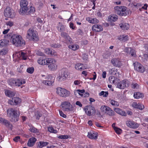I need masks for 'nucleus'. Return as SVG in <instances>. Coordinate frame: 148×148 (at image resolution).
Masks as SVG:
<instances>
[{
  "mask_svg": "<svg viewBox=\"0 0 148 148\" xmlns=\"http://www.w3.org/2000/svg\"><path fill=\"white\" fill-rule=\"evenodd\" d=\"M11 42L16 46H21L25 44V41L21 35L17 34H14L11 37Z\"/></svg>",
  "mask_w": 148,
  "mask_h": 148,
  "instance_id": "nucleus-1",
  "label": "nucleus"
},
{
  "mask_svg": "<svg viewBox=\"0 0 148 148\" xmlns=\"http://www.w3.org/2000/svg\"><path fill=\"white\" fill-rule=\"evenodd\" d=\"M116 13L122 16H125L131 14L132 12L125 6H116L114 8Z\"/></svg>",
  "mask_w": 148,
  "mask_h": 148,
  "instance_id": "nucleus-2",
  "label": "nucleus"
},
{
  "mask_svg": "<svg viewBox=\"0 0 148 148\" xmlns=\"http://www.w3.org/2000/svg\"><path fill=\"white\" fill-rule=\"evenodd\" d=\"M27 37L29 40L34 41H37L39 40L37 32L31 28L27 31Z\"/></svg>",
  "mask_w": 148,
  "mask_h": 148,
  "instance_id": "nucleus-3",
  "label": "nucleus"
},
{
  "mask_svg": "<svg viewBox=\"0 0 148 148\" xmlns=\"http://www.w3.org/2000/svg\"><path fill=\"white\" fill-rule=\"evenodd\" d=\"M8 115L12 117L11 121L16 122L18 121V117L20 114L15 109L10 108L7 110Z\"/></svg>",
  "mask_w": 148,
  "mask_h": 148,
  "instance_id": "nucleus-4",
  "label": "nucleus"
},
{
  "mask_svg": "<svg viewBox=\"0 0 148 148\" xmlns=\"http://www.w3.org/2000/svg\"><path fill=\"white\" fill-rule=\"evenodd\" d=\"M69 73L66 70H63L60 72L56 78L58 82H62L66 81L68 77Z\"/></svg>",
  "mask_w": 148,
  "mask_h": 148,
  "instance_id": "nucleus-5",
  "label": "nucleus"
},
{
  "mask_svg": "<svg viewBox=\"0 0 148 148\" xmlns=\"http://www.w3.org/2000/svg\"><path fill=\"white\" fill-rule=\"evenodd\" d=\"M47 65L49 64L48 68L51 71H55L57 69V64L56 60L51 58H47Z\"/></svg>",
  "mask_w": 148,
  "mask_h": 148,
  "instance_id": "nucleus-6",
  "label": "nucleus"
},
{
  "mask_svg": "<svg viewBox=\"0 0 148 148\" xmlns=\"http://www.w3.org/2000/svg\"><path fill=\"white\" fill-rule=\"evenodd\" d=\"M56 92L59 96L63 97H69L70 95V92L69 91L60 87L57 88Z\"/></svg>",
  "mask_w": 148,
  "mask_h": 148,
  "instance_id": "nucleus-7",
  "label": "nucleus"
},
{
  "mask_svg": "<svg viewBox=\"0 0 148 148\" xmlns=\"http://www.w3.org/2000/svg\"><path fill=\"white\" fill-rule=\"evenodd\" d=\"M28 2L26 0H21L20 2V8L19 13L23 15L28 10Z\"/></svg>",
  "mask_w": 148,
  "mask_h": 148,
  "instance_id": "nucleus-8",
  "label": "nucleus"
},
{
  "mask_svg": "<svg viewBox=\"0 0 148 148\" xmlns=\"http://www.w3.org/2000/svg\"><path fill=\"white\" fill-rule=\"evenodd\" d=\"M61 106L62 110L65 111H71L73 109V106L69 101H64L62 102Z\"/></svg>",
  "mask_w": 148,
  "mask_h": 148,
  "instance_id": "nucleus-9",
  "label": "nucleus"
},
{
  "mask_svg": "<svg viewBox=\"0 0 148 148\" xmlns=\"http://www.w3.org/2000/svg\"><path fill=\"white\" fill-rule=\"evenodd\" d=\"M4 14L5 17L11 18H14L16 15L14 10L9 6L4 10Z\"/></svg>",
  "mask_w": 148,
  "mask_h": 148,
  "instance_id": "nucleus-10",
  "label": "nucleus"
},
{
  "mask_svg": "<svg viewBox=\"0 0 148 148\" xmlns=\"http://www.w3.org/2000/svg\"><path fill=\"white\" fill-rule=\"evenodd\" d=\"M100 109L101 112L103 114H108L110 116H112L114 115V112L112 110L107 106H102Z\"/></svg>",
  "mask_w": 148,
  "mask_h": 148,
  "instance_id": "nucleus-11",
  "label": "nucleus"
},
{
  "mask_svg": "<svg viewBox=\"0 0 148 148\" xmlns=\"http://www.w3.org/2000/svg\"><path fill=\"white\" fill-rule=\"evenodd\" d=\"M130 81L125 79L121 81H118L117 84V87L121 89L128 87L130 85Z\"/></svg>",
  "mask_w": 148,
  "mask_h": 148,
  "instance_id": "nucleus-12",
  "label": "nucleus"
},
{
  "mask_svg": "<svg viewBox=\"0 0 148 148\" xmlns=\"http://www.w3.org/2000/svg\"><path fill=\"white\" fill-rule=\"evenodd\" d=\"M84 110L87 115L89 116L94 114L95 113V109L92 106H87L84 108Z\"/></svg>",
  "mask_w": 148,
  "mask_h": 148,
  "instance_id": "nucleus-13",
  "label": "nucleus"
},
{
  "mask_svg": "<svg viewBox=\"0 0 148 148\" xmlns=\"http://www.w3.org/2000/svg\"><path fill=\"white\" fill-rule=\"evenodd\" d=\"M134 69L136 71L143 73L145 71L144 67L140 63L136 62L134 63Z\"/></svg>",
  "mask_w": 148,
  "mask_h": 148,
  "instance_id": "nucleus-14",
  "label": "nucleus"
},
{
  "mask_svg": "<svg viewBox=\"0 0 148 148\" xmlns=\"http://www.w3.org/2000/svg\"><path fill=\"white\" fill-rule=\"evenodd\" d=\"M61 36L64 38V42L67 44H71L72 42V38L69 36L68 34L64 32H62Z\"/></svg>",
  "mask_w": 148,
  "mask_h": 148,
  "instance_id": "nucleus-15",
  "label": "nucleus"
},
{
  "mask_svg": "<svg viewBox=\"0 0 148 148\" xmlns=\"http://www.w3.org/2000/svg\"><path fill=\"white\" fill-rule=\"evenodd\" d=\"M74 93L76 95H78V94L79 95L83 97H88L89 96L88 93L86 92L85 93V90L83 89L77 90L74 92Z\"/></svg>",
  "mask_w": 148,
  "mask_h": 148,
  "instance_id": "nucleus-16",
  "label": "nucleus"
},
{
  "mask_svg": "<svg viewBox=\"0 0 148 148\" xmlns=\"http://www.w3.org/2000/svg\"><path fill=\"white\" fill-rule=\"evenodd\" d=\"M111 62L113 66L118 67H121L122 64L120 61V59L118 58H114L111 60Z\"/></svg>",
  "mask_w": 148,
  "mask_h": 148,
  "instance_id": "nucleus-17",
  "label": "nucleus"
},
{
  "mask_svg": "<svg viewBox=\"0 0 148 148\" xmlns=\"http://www.w3.org/2000/svg\"><path fill=\"white\" fill-rule=\"evenodd\" d=\"M126 124L128 127L133 129H136L139 126V124L134 122L133 121H127Z\"/></svg>",
  "mask_w": 148,
  "mask_h": 148,
  "instance_id": "nucleus-18",
  "label": "nucleus"
},
{
  "mask_svg": "<svg viewBox=\"0 0 148 148\" xmlns=\"http://www.w3.org/2000/svg\"><path fill=\"white\" fill-rule=\"evenodd\" d=\"M118 16L116 14H112L108 16V21L111 23V25H114L113 23L116 21L118 19Z\"/></svg>",
  "mask_w": 148,
  "mask_h": 148,
  "instance_id": "nucleus-19",
  "label": "nucleus"
},
{
  "mask_svg": "<svg viewBox=\"0 0 148 148\" xmlns=\"http://www.w3.org/2000/svg\"><path fill=\"white\" fill-rule=\"evenodd\" d=\"M21 102V100L18 97H14L12 100H9L8 103L11 105H17L19 104Z\"/></svg>",
  "mask_w": 148,
  "mask_h": 148,
  "instance_id": "nucleus-20",
  "label": "nucleus"
},
{
  "mask_svg": "<svg viewBox=\"0 0 148 148\" xmlns=\"http://www.w3.org/2000/svg\"><path fill=\"white\" fill-rule=\"evenodd\" d=\"M92 29L93 31L97 32H101L103 30V27L101 25L98 24L93 25L92 27Z\"/></svg>",
  "mask_w": 148,
  "mask_h": 148,
  "instance_id": "nucleus-21",
  "label": "nucleus"
},
{
  "mask_svg": "<svg viewBox=\"0 0 148 148\" xmlns=\"http://www.w3.org/2000/svg\"><path fill=\"white\" fill-rule=\"evenodd\" d=\"M75 68L76 70L82 71V70L86 69L88 68L85 64L80 63H77L75 65Z\"/></svg>",
  "mask_w": 148,
  "mask_h": 148,
  "instance_id": "nucleus-22",
  "label": "nucleus"
},
{
  "mask_svg": "<svg viewBox=\"0 0 148 148\" xmlns=\"http://www.w3.org/2000/svg\"><path fill=\"white\" fill-rule=\"evenodd\" d=\"M87 136L90 138L96 139L98 136V133L93 131L90 132H88Z\"/></svg>",
  "mask_w": 148,
  "mask_h": 148,
  "instance_id": "nucleus-23",
  "label": "nucleus"
},
{
  "mask_svg": "<svg viewBox=\"0 0 148 148\" xmlns=\"http://www.w3.org/2000/svg\"><path fill=\"white\" fill-rule=\"evenodd\" d=\"M16 55L18 57H20V59L24 60H26L27 57V53L23 52L21 51L17 53Z\"/></svg>",
  "mask_w": 148,
  "mask_h": 148,
  "instance_id": "nucleus-24",
  "label": "nucleus"
},
{
  "mask_svg": "<svg viewBox=\"0 0 148 148\" xmlns=\"http://www.w3.org/2000/svg\"><path fill=\"white\" fill-rule=\"evenodd\" d=\"M132 106L134 108L139 109L140 110H142L145 108L144 105H143L140 103H137L135 102H133L132 103Z\"/></svg>",
  "mask_w": 148,
  "mask_h": 148,
  "instance_id": "nucleus-25",
  "label": "nucleus"
},
{
  "mask_svg": "<svg viewBox=\"0 0 148 148\" xmlns=\"http://www.w3.org/2000/svg\"><path fill=\"white\" fill-rule=\"evenodd\" d=\"M86 20L89 23L92 24H97L99 22V21L96 18H93L90 17H87Z\"/></svg>",
  "mask_w": 148,
  "mask_h": 148,
  "instance_id": "nucleus-26",
  "label": "nucleus"
},
{
  "mask_svg": "<svg viewBox=\"0 0 148 148\" xmlns=\"http://www.w3.org/2000/svg\"><path fill=\"white\" fill-rule=\"evenodd\" d=\"M47 58H43L42 57H40L38 59L37 62L38 64L40 65H47Z\"/></svg>",
  "mask_w": 148,
  "mask_h": 148,
  "instance_id": "nucleus-27",
  "label": "nucleus"
},
{
  "mask_svg": "<svg viewBox=\"0 0 148 148\" xmlns=\"http://www.w3.org/2000/svg\"><path fill=\"white\" fill-rule=\"evenodd\" d=\"M114 110L118 114L124 116H126L127 114L125 112L119 108H116L114 109Z\"/></svg>",
  "mask_w": 148,
  "mask_h": 148,
  "instance_id": "nucleus-28",
  "label": "nucleus"
},
{
  "mask_svg": "<svg viewBox=\"0 0 148 148\" xmlns=\"http://www.w3.org/2000/svg\"><path fill=\"white\" fill-rule=\"evenodd\" d=\"M118 39L121 41L125 42L129 39L128 36L126 35H120L117 37Z\"/></svg>",
  "mask_w": 148,
  "mask_h": 148,
  "instance_id": "nucleus-29",
  "label": "nucleus"
},
{
  "mask_svg": "<svg viewBox=\"0 0 148 148\" xmlns=\"http://www.w3.org/2000/svg\"><path fill=\"white\" fill-rule=\"evenodd\" d=\"M109 80L110 83L113 84H115L117 82H118V81H120L119 79L113 76H110L109 77Z\"/></svg>",
  "mask_w": 148,
  "mask_h": 148,
  "instance_id": "nucleus-30",
  "label": "nucleus"
},
{
  "mask_svg": "<svg viewBox=\"0 0 148 148\" xmlns=\"http://www.w3.org/2000/svg\"><path fill=\"white\" fill-rule=\"evenodd\" d=\"M56 28L58 31L63 32L65 30V27L60 23H59Z\"/></svg>",
  "mask_w": 148,
  "mask_h": 148,
  "instance_id": "nucleus-31",
  "label": "nucleus"
},
{
  "mask_svg": "<svg viewBox=\"0 0 148 148\" xmlns=\"http://www.w3.org/2000/svg\"><path fill=\"white\" fill-rule=\"evenodd\" d=\"M36 141V139L34 137H32L30 138L27 143L29 147L33 146L35 142Z\"/></svg>",
  "mask_w": 148,
  "mask_h": 148,
  "instance_id": "nucleus-32",
  "label": "nucleus"
},
{
  "mask_svg": "<svg viewBox=\"0 0 148 148\" xmlns=\"http://www.w3.org/2000/svg\"><path fill=\"white\" fill-rule=\"evenodd\" d=\"M25 80L24 79L21 80L18 79H15V86H19L22 84H25Z\"/></svg>",
  "mask_w": 148,
  "mask_h": 148,
  "instance_id": "nucleus-33",
  "label": "nucleus"
},
{
  "mask_svg": "<svg viewBox=\"0 0 148 148\" xmlns=\"http://www.w3.org/2000/svg\"><path fill=\"white\" fill-rule=\"evenodd\" d=\"M120 27L123 30H127L129 29V25L127 23H123L119 24Z\"/></svg>",
  "mask_w": 148,
  "mask_h": 148,
  "instance_id": "nucleus-34",
  "label": "nucleus"
},
{
  "mask_svg": "<svg viewBox=\"0 0 148 148\" xmlns=\"http://www.w3.org/2000/svg\"><path fill=\"white\" fill-rule=\"evenodd\" d=\"M9 41L5 39L0 40V47L6 46L9 43Z\"/></svg>",
  "mask_w": 148,
  "mask_h": 148,
  "instance_id": "nucleus-35",
  "label": "nucleus"
},
{
  "mask_svg": "<svg viewBox=\"0 0 148 148\" xmlns=\"http://www.w3.org/2000/svg\"><path fill=\"white\" fill-rule=\"evenodd\" d=\"M49 143L47 142L40 141L38 143V148H42L45 146H46Z\"/></svg>",
  "mask_w": 148,
  "mask_h": 148,
  "instance_id": "nucleus-36",
  "label": "nucleus"
},
{
  "mask_svg": "<svg viewBox=\"0 0 148 148\" xmlns=\"http://www.w3.org/2000/svg\"><path fill=\"white\" fill-rule=\"evenodd\" d=\"M5 93L6 96L10 97L14 96L15 94L14 92L9 90H6L5 91Z\"/></svg>",
  "mask_w": 148,
  "mask_h": 148,
  "instance_id": "nucleus-37",
  "label": "nucleus"
},
{
  "mask_svg": "<svg viewBox=\"0 0 148 148\" xmlns=\"http://www.w3.org/2000/svg\"><path fill=\"white\" fill-rule=\"evenodd\" d=\"M0 123L5 125L7 127L9 126L10 125V123L8 121L1 117H0Z\"/></svg>",
  "mask_w": 148,
  "mask_h": 148,
  "instance_id": "nucleus-38",
  "label": "nucleus"
},
{
  "mask_svg": "<svg viewBox=\"0 0 148 148\" xmlns=\"http://www.w3.org/2000/svg\"><path fill=\"white\" fill-rule=\"evenodd\" d=\"M68 47L73 50L76 51L79 49V46L77 44H74L69 45Z\"/></svg>",
  "mask_w": 148,
  "mask_h": 148,
  "instance_id": "nucleus-39",
  "label": "nucleus"
},
{
  "mask_svg": "<svg viewBox=\"0 0 148 148\" xmlns=\"http://www.w3.org/2000/svg\"><path fill=\"white\" fill-rule=\"evenodd\" d=\"M46 79L53 83H54L55 79V77L52 75H49L46 77Z\"/></svg>",
  "mask_w": 148,
  "mask_h": 148,
  "instance_id": "nucleus-40",
  "label": "nucleus"
},
{
  "mask_svg": "<svg viewBox=\"0 0 148 148\" xmlns=\"http://www.w3.org/2000/svg\"><path fill=\"white\" fill-rule=\"evenodd\" d=\"M134 98L138 99L140 98L143 97V94L140 92H136L134 93Z\"/></svg>",
  "mask_w": 148,
  "mask_h": 148,
  "instance_id": "nucleus-41",
  "label": "nucleus"
},
{
  "mask_svg": "<svg viewBox=\"0 0 148 148\" xmlns=\"http://www.w3.org/2000/svg\"><path fill=\"white\" fill-rule=\"evenodd\" d=\"M110 103L112 105L114 106H119L118 102L114 100H110Z\"/></svg>",
  "mask_w": 148,
  "mask_h": 148,
  "instance_id": "nucleus-42",
  "label": "nucleus"
},
{
  "mask_svg": "<svg viewBox=\"0 0 148 148\" xmlns=\"http://www.w3.org/2000/svg\"><path fill=\"white\" fill-rule=\"evenodd\" d=\"M48 131L50 132L56 134L57 133V131L54 129L53 127H49L48 128Z\"/></svg>",
  "mask_w": 148,
  "mask_h": 148,
  "instance_id": "nucleus-43",
  "label": "nucleus"
},
{
  "mask_svg": "<svg viewBox=\"0 0 148 148\" xmlns=\"http://www.w3.org/2000/svg\"><path fill=\"white\" fill-rule=\"evenodd\" d=\"M58 138L61 139H66L69 138H70V136L67 135H61L59 136Z\"/></svg>",
  "mask_w": 148,
  "mask_h": 148,
  "instance_id": "nucleus-44",
  "label": "nucleus"
},
{
  "mask_svg": "<svg viewBox=\"0 0 148 148\" xmlns=\"http://www.w3.org/2000/svg\"><path fill=\"white\" fill-rule=\"evenodd\" d=\"M42 83L45 85L48 86H51L52 85V84L53 83L52 82H51V81L47 79L43 80L42 82Z\"/></svg>",
  "mask_w": 148,
  "mask_h": 148,
  "instance_id": "nucleus-45",
  "label": "nucleus"
},
{
  "mask_svg": "<svg viewBox=\"0 0 148 148\" xmlns=\"http://www.w3.org/2000/svg\"><path fill=\"white\" fill-rule=\"evenodd\" d=\"M117 70L115 68L110 69L109 70V72L111 74L113 75H115L116 74Z\"/></svg>",
  "mask_w": 148,
  "mask_h": 148,
  "instance_id": "nucleus-46",
  "label": "nucleus"
},
{
  "mask_svg": "<svg viewBox=\"0 0 148 148\" xmlns=\"http://www.w3.org/2000/svg\"><path fill=\"white\" fill-rule=\"evenodd\" d=\"M30 131L33 133L38 132V130L36 128L33 126H31L29 129Z\"/></svg>",
  "mask_w": 148,
  "mask_h": 148,
  "instance_id": "nucleus-47",
  "label": "nucleus"
},
{
  "mask_svg": "<svg viewBox=\"0 0 148 148\" xmlns=\"http://www.w3.org/2000/svg\"><path fill=\"white\" fill-rule=\"evenodd\" d=\"M15 79H11L8 82L9 84L12 86H15Z\"/></svg>",
  "mask_w": 148,
  "mask_h": 148,
  "instance_id": "nucleus-48",
  "label": "nucleus"
},
{
  "mask_svg": "<svg viewBox=\"0 0 148 148\" xmlns=\"http://www.w3.org/2000/svg\"><path fill=\"white\" fill-rule=\"evenodd\" d=\"M34 71V69L33 67H30L28 68L27 69V71L29 73L32 74Z\"/></svg>",
  "mask_w": 148,
  "mask_h": 148,
  "instance_id": "nucleus-49",
  "label": "nucleus"
},
{
  "mask_svg": "<svg viewBox=\"0 0 148 148\" xmlns=\"http://www.w3.org/2000/svg\"><path fill=\"white\" fill-rule=\"evenodd\" d=\"M8 50L7 49H2L0 51V55H4L7 53Z\"/></svg>",
  "mask_w": 148,
  "mask_h": 148,
  "instance_id": "nucleus-50",
  "label": "nucleus"
},
{
  "mask_svg": "<svg viewBox=\"0 0 148 148\" xmlns=\"http://www.w3.org/2000/svg\"><path fill=\"white\" fill-rule=\"evenodd\" d=\"M115 132L118 134H120L122 132V130L121 129L117 127L114 130Z\"/></svg>",
  "mask_w": 148,
  "mask_h": 148,
  "instance_id": "nucleus-51",
  "label": "nucleus"
},
{
  "mask_svg": "<svg viewBox=\"0 0 148 148\" xmlns=\"http://www.w3.org/2000/svg\"><path fill=\"white\" fill-rule=\"evenodd\" d=\"M129 53L132 56L135 57L136 56V53L135 50L131 48V50H130Z\"/></svg>",
  "mask_w": 148,
  "mask_h": 148,
  "instance_id": "nucleus-52",
  "label": "nucleus"
},
{
  "mask_svg": "<svg viewBox=\"0 0 148 148\" xmlns=\"http://www.w3.org/2000/svg\"><path fill=\"white\" fill-rule=\"evenodd\" d=\"M82 58L84 62H86L88 60V56L86 54H83L82 56Z\"/></svg>",
  "mask_w": 148,
  "mask_h": 148,
  "instance_id": "nucleus-53",
  "label": "nucleus"
},
{
  "mask_svg": "<svg viewBox=\"0 0 148 148\" xmlns=\"http://www.w3.org/2000/svg\"><path fill=\"white\" fill-rule=\"evenodd\" d=\"M14 22L11 21H9L6 22V24L7 26H8L10 27H11L14 25Z\"/></svg>",
  "mask_w": 148,
  "mask_h": 148,
  "instance_id": "nucleus-54",
  "label": "nucleus"
},
{
  "mask_svg": "<svg viewBox=\"0 0 148 148\" xmlns=\"http://www.w3.org/2000/svg\"><path fill=\"white\" fill-rule=\"evenodd\" d=\"M131 87L132 88H137L139 87V85L137 84L133 83L132 84Z\"/></svg>",
  "mask_w": 148,
  "mask_h": 148,
  "instance_id": "nucleus-55",
  "label": "nucleus"
},
{
  "mask_svg": "<svg viewBox=\"0 0 148 148\" xmlns=\"http://www.w3.org/2000/svg\"><path fill=\"white\" fill-rule=\"evenodd\" d=\"M59 112L60 115L61 116L64 118H66V115L64 114L62 111L60 110Z\"/></svg>",
  "mask_w": 148,
  "mask_h": 148,
  "instance_id": "nucleus-56",
  "label": "nucleus"
},
{
  "mask_svg": "<svg viewBox=\"0 0 148 148\" xmlns=\"http://www.w3.org/2000/svg\"><path fill=\"white\" fill-rule=\"evenodd\" d=\"M61 46V45L60 44L57 43L55 44H52L51 45V47H54V48H59Z\"/></svg>",
  "mask_w": 148,
  "mask_h": 148,
  "instance_id": "nucleus-57",
  "label": "nucleus"
},
{
  "mask_svg": "<svg viewBox=\"0 0 148 148\" xmlns=\"http://www.w3.org/2000/svg\"><path fill=\"white\" fill-rule=\"evenodd\" d=\"M81 82H82L80 80H76L74 82V84L75 85H78Z\"/></svg>",
  "mask_w": 148,
  "mask_h": 148,
  "instance_id": "nucleus-58",
  "label": "nucleus"
},
{
  "mask_svg": "<svg viewBox=\"0 0 148 148\" xmlns=\"http://www.w3.org/2000/svg\"><path fill=\"white\" fill-rule=\"evenodd\" d=\"M49 55H51L53 56H57L56 53L54 50H53V51L51 50V52L50 53Z\"/></svg>",
  "mask_w": 148,
  "mask_h": 148,
  "instance_id": "nucleus-59",
  "label": "nucleus"
},
{
  "mask_svg": "<svg viewBox=\"0 0 148 148\" xmlns=\"http://www.w3.org/2000/svg\"><path fill=\"white\" fill-rule=\"evenodd\" d=\"M148 5L147 4H145L144 5V6H143L141 8H140L139 10L141 11V9H143L145 10H147V8L148 7Z\"/></svg>",
  "mask_w": 148,
  "mask_h": 148,
  "instance_id": "nucleus-60",
  "label": "nucleus"
},
{
  "mask_svg": "<svg viewBox=\"0 0 148 148\" xmlns=\"http://www.w3.org/2000/svg\"><path fill=\"white\" fill-rule=\"evenodd\" d=\"M36 54L38 56H43L44 55L43 53L39 51H36Z\"/></svg>",
  "mask_w": 148,
  "mask_h": 148,
  "instance_id": "nucleus-61",
  "label": "nucleus"
},
{
  "mask_svg": "<svg viewBox=\"0 0 148 148\" xmlns=\"http://www.w3.org/2000/svg\"><path fill=\"white\" fill-rule=\"evenodd\" d=\"M130 50H131V48L126 47L124 51L127 53H129Z\"/></svg>",
  "mask_w": 148,
  "mask_h": 148,
  "instance_id": "nucleus-62",
  "label": "nucleus"
},
{
  "mask_svg": "<svg viewBox=\"0 0 148 148\" xmlns=\"http://www.w3.org/2000/svg\"><path fill=\"white\" fill-rule=\"evenodd\" d=\"M51 50L49 48H46L45 49V53L49 55L50 53L51 52Z\"/></svg>",
  "mask_w": 148,
  "mask_h": 148,
  "instance_id": "nucleus-63",
  "label": "nucleus"
},
{
  "mask_svg": "<svg viewBox=\"0 0 148 148\" xmlns=\"http://www.w3.org/2000/svg\"><path fill=\"white\" fill-rule=\"evenodd\" d=\"M20 138L19 136H17L13 139V140L14 141L17 142L20 140Z\"/></svg>",
  "mask_w": 148,
  "mask_h": 148,
  "instance_id": "nucleus-64",
  "label": "nucleus"
}]
</instances>
